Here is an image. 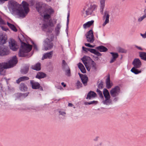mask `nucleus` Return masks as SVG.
<instances>
[{"instance_id": "34", "label": "nucleus", "mask_w": 146, "mask_h": 146, "mask_svg": "<svg viewBox=\"0 0 146 146\" xmlns=\"http://www.w3.org/2000/svg\"><path fill=\"white\" fill-rule=\"evenodd\" d=\"M62 68L63 70H65V69L68 68H69L67 63L64 60H62Z\"/></svg>"}, {"instance_id": "52", "label": "nucleus", "mask_w": 146, "mask_h": 146, "mask_svg": "<svg viewBox=\"0 0 146 146\" xmlns=\"http://www.w3.org/2000/svg\"><path fill=\"white\" fill-rule=\"evenodd\" d=\"M70 16V13H68L67 17V25L68 26L69 22V17Z\"/></svg>"}, {"instance_id": "15", "label": "nucleus", "mask_w": 146, "mask_h": 146, "mask_svg": "<svg viewBox=\"0 0 146 146\" xmlns=\"http://www.w3.org/2000/svg\"><path fill=\"white\" fill-rule=\"evenodd\" d=\"M109 17L110 15L109 12L107 11H105L103 16V18L104 19H105V21L102 24L103 26H104L107 24L109 23Z\"/></svg>"}, {"instance_id": "33", "label": "nucleus", "mask_w": 146, "mask_h": 146, "mask_svg": "<svg viewBox=\"0 0 146 146\" xmlns=\"http://www.w3.org/2000/svg\"><path fill=\"white\" fill-rule=\"evenodd\" d=\"M15 96L17 99L22 98L26 97L25 94L21 93H17L15 94Z\"/></svg>"}, {"instance_id": "21", "label": "nucleus", "mask_w": 146, "mask_h": 146, "mask_svg": "<svg viewBox=\"0 0 146 146\" xmlns=\"http://www.w3.org/2000/svg\"><path fill=\"white\" fill-rule=\"evenodd\" d=\"M106 0H100V11L101 13L102 14L103 13L104 9L105 6V1Z\"/></svg>"}, {"instance_id": "19", "label": "nucleus", "mask_w": 146, "mask_h": 146, "mask_svg": "<svg viewBox=\"0 0 146 146\" xmlns=\"http://www.w3.org/2000/svg\"><path fill=\"white\" fill-rule=\"evenodd\" d=\"M96 94L94 92L90 91L89 92L87 95L86 99L90 100L91 98H94L96 96Z\"/></svg>"}, {"instance_id": "59", "label": "nucleus", "mask_w": 146, "mask_h": 146, "mask_svg": "<svg viewBox=\"0 0 146 146\" xmlns=\"http://www.w3.org/2000/svg\"><path fill=\"white\" fill-rule=\"evenodd\" d=\"M136 47L139 50H143V49L140 47H139V46H136Z\"/></svg>"}, {"instance_id": "43", "label": "nucleus", "mask_w": 146, "mask_h": 146, "mask_svg": "<svg viewBox=\"0 0 146 146\" xmlns=\"http://www.w3.org/2000/svg\"><path fill=\"white\" fill-rule=\"evenodd\" d=\"M145 18H146V17L143 15L139 18L138 19V21L139 22H141Z\"/></svg>"}, {"instance_id": "41", "label": "nucleus", "mask_w": 146, "mask_h": 146, "mask_svg": "<svg viewBox=\"0 0 146 146\" xmlns=\"http://www.w3.org/2000/svg\"><path fill=\"white\" fill-rule=\"evenodd\" d=\"M48 23V25L50 27H53L54 26V24L51 19L49 21Z\"/></svg>"}, {"instance_id": "11", "label": "nucleus", "mask_w": 146, "mask_h": 146, "mask_svg": "<svg viewBox=\"0 0 146 146\" xmlns=\"http://www.w3.org/2000/svg\"><path fill=\"white\" fill-rule=\"evenodd\" d=\"M86 37L88 42L90 43L93 42L94 39L93 32L92 30H90L87 33Z\"/></svg>"}, {"instance_id": "63", "label": "nucleus", "mask_w": 146, "mask_h": 146, "mask_svg": "<svg viewBox=\"0 0 146 146\" xmlns=\"http://www.w3.org/2000/svg\"><path fill=\"white\" fill-rule=\"evenodd\" d=\"M68 106L70 107H72L73 106V105L72 103H69Z\"/></svg>"}, {"instance_id": "12", "label": "nucleus", "mask_w": 146, "mask_h": 146, "mask_svg": "<svg viewBox=\"0 0 146 146\" xmlns=\"http://www.w3.org/2000/svg\"><path fill=\"white\" fill-rule=\"evenodd\" d=\"M7 40V36L3 32H0V44L3 45L5 43Z\"/></svg>"}, {"instance_id": "39", "label": "nucleus", "mask_w": 146, "mask_h": 146, "mask_svg": "<svg viewBox=\"0 0 146 146\" xmlns=\"http://www.w3.org/2000/svg\"><path fill=\"white\" fill-rule=\"evenodd\" d=\"M76 85L77 88L79 89L82 87V84L78 80L77 81V82L76 83Z\"/></svg>"}, {"instance_id": "48", "label": "nucleus", "mask_w": 146, "mask_h": 146, "mask_svg": "<svg viewBox=\"0 0 146 146\" xmlns=\"http://www.w3.org/2000/svg\"><path fill=\"white\" fill-rule=\"evenodd\" d=\"M78 67L80 69L84 67V66L81 63H79L78 64Z\"/></svg>"}, {"instance_id": "29", "label": "nucleus", "mask_w": 146, "mask_h": 146, "mask_svg": "<svg viewBox=\"0 0 146 146\" xmlns=\"http://www.w3.org/2000/svg\"><path fill=\"white\" fill-rule=\"evenodd\" d=\"M29 69V66L28 65L25 66L23 68L21 69V72L23 74H26L28 72Z\"/></svg>"}, {"instance_id": "32", "label": "nucleus", "mask_w": 146, "mask_h": 146, "mask_svg": "<svg viewBox=\"0 0 146 146\" xmlns=\"http://www.w3.org/2000/svg\"><path fill=\"white\" fill-rule=\"evenodd\" d=\"M7 25L13 31L15 32H17V29L13 25L9 23V22H7Z\"/></svg>"}, {"instance_id": "58", "label": "nucleus", "mask_w": 146, "mask_h": 146, "mask_svg": "<svg viewBox=\"0 0 146 146\" xmlns=\"http://www.w3.org/2000/svg\"><path fill=\"white\" fill-rule=\"evenodd\" d=\"M92 64L93 65V67H95L96 63L95 62L92 60Z\"/></svg>"}, {"instance_id": "45", "label": "nucleus", "mask_w": 146, "mask_h": 146, "mask_svg": "<svg viewBox=\"0 0 146 146\" xmlns=\"http://www.w3.org/2000/svg\"><path fill=\"white\" fill-rule=\"evenodd\" d=\"M3 68H4L3 63H0V71L3 70Z\"/></svg>"}, {"instance_id": "51", "label": "nucleus", "mask_w": 146, "mask_h": 146, "mask_svg": "<svg viewBox=\"0 0 146 146\" xmlns=\"http://www.w3.org/2000/svg\"><path fill=\"white\" fill-rule=\"evenodd\" d=\"M95 54L97 55L98 56H100L102 55V54L99 52L97 51V50L96 51V52Z\"/></svg>"}, {"instance_id": "54", "label": "nucleus", "mask_w": 146, "mask_h": 146, "mask_svg": "<svg viewBox=\"0 0 146 146\" xmlns=\"http://www.w3.org/2000/svg\"><path fill=\"white\" fill-rule=\"evenodd\" d=\"M89 48H86L84 46L82 47V49L83 50L87 52L88 51H89Z\"/></svg>"}, {"instance_id": "36", "label": "nucleus", "mask_w": 146, "mask_h": 146, "mask_svg": "<svg viewBox=\"0 0 146 146\" xmlns=\"http://www.w3.org/2000/svg\"><path fill=\"white\" fill-rule=\"evenodd\" d=\"M98 103V102L97 101L94 100L90 101V102H85L84 104L86 105L94 104L96 105Z\"/></svg>"}, {"instance_id": "2", "label": "nucleus", "mask_w": 146, "mask_h": 146, "mask_svg": "<svg viewBox=\"0 0 146 146\" xmlns=\"http://www.w3.org/2000/svg\"><path fill=\"white\" fill-rule=\"evenodd\" d=\"M36 8L39 13L43 14L44 19L47 20L51 17V15L54 12V10L51 7L41 2L36 3Z\"/></svg>"}, {"instance_id": "20", "label": "nucleus", "mask_w": 146, "mask_h": 146, "mask_svg": "<svg viewBox=\"0 0 146 146\" xmlns=\"http://www.w3.org/2000/svg\"><path fill=\"white\" fill-rule=\"evenodd\" d=\"M79 74L81 78L82 82L84 85L85 86L86 84L88 82V77L85 75L82 74V76H81V74H80L79 73Z\"/></svg>"}, {"instance_id": "64", "label": "nucleus", "mask_w": 146, "mask_h": 146, "mask_svg": "<svg viewBox=\"0 0 146 146\" xmlns=\"http://www.w3.org/2000/svg\"><path fill=\"white\" fill-rule=\"evenodd\" d=\"M95 59L96 60H98V59H99V58L97 56H96V57H94V56Z\"/></svg>"}, {"instance_id": "5", "label": "nucleus", "mask_w": 146, "mask_h": 146, "mask_svg": "<svg viewBox=\"0 0 146 146\" xmlns=\"http://www.w3.org/2000/svg\"><path fill=\"white\" fill-rule=\"evenodd\" d=\"M103 93L105 99L103 100V103L107 105L111 104L112 101L110 99L111 96L108 90L106 88H104Z\"/></svg>"}, {"instance_id": "47", "label": "nucleus", "mask_w": 146, "mask_h": 146, "mask_svg": "<svg viewBox=\"0 0 146 146\" xmlns=\"http://www.w3.org/2000/svg\"><path fill=\"white\" fill-rule=\"evenodd\" d=\"M78 67L80 69L84 67V66L81 63H79L78 64Z\"/></svg>"}, {"instance_id": "60", "label": "nucleus", "mask_w": 146, "mask_h": 146, "mask_svg": "<svg viewBox=\"0 0 146 146\" xmlns=\"http://www.w3.org/2000/svg\"><path fill=\"white\" fill-rule=\"evenodd\" d=\"M118 99V98L115 97L114 98L113 100V101L116 102L117 100Z\"/></svg>"}, {"instance_id": "16", "label": "nucleus", "mask_w": 146, "mask_h": 146, "mask_svg": "<svg viewBox=\"0 0 146 146\" xmlns=\"http://www.w3.org/2000/svg\"><path fill=\"white\" fill-rule=\"evenodd\" d=\"M89 59H90V57L86 56H84L82 58L81 60L83 63L85 65L87 70L88 71H89L90 69H89L88 67L87 66V62Z\"/></svg>"}, {"instance_id": "26", "label": "nucleus", "mask_w": 146, "mask_h": 146, "mask_svg": "<svg viewBox=\"0 0 146 146\" xmlns=\"http://www.w3.org/2000/svg\"><path fill=\"white\" fill-rule=\"evenodd\" d=\"M96 48L100 52H105L108 50L107 48L102 45L97 46Z\"/></svg>"}, {"instance_id": "8", "label": "nucleus", "mask_w": 146, "mask_h": 146, "mask_svg": "<svg viewBox=\"0 0 146 146\" xmlns=\"http://www.w3.org/2000/svg\"><path fill=\"white\" fill-rule=\"evenodd\" d=\"M9 53V49L8 47L3 45H0V56L7 55Z\"/></svg>"}, {"instance_id": "37", "label": "nucleus", "mask_w": 146, "mask_h": 146, "mask_svg": "<svg viewBox=\"0 0 146 146\" xmlns=\"http://www.w3.org/2000/svg\"><path fill=\"white\" fill-rule=\"evenodd\" d=\"M98 94L99 95L100 97L102 98H104V96L103 95L102 92L101 91L98 89H97L96 90Z\"/></svg>"}, {"instance_id": "4", "label": "nucleus", "mask_w": 146, "mask_h": 146, "mask_svg": "<svg viewBox=\"0 0 146 146\" xmlns=\"http://www.w3.org/2000/svg\"><path fill=\"white\" fill-rule=\"evenodd\" d=\"M18 62L17 58L16 56H13L9 61L8 62L3 63L4 69L11 68L15 66Z\"/></svg>"}, {"instance_id": "14", "label": "nucleus", "mask_w": 146, "mask_h": 146, "mask_svg": "<svg viewBox=\"0 0 146 146\" xmlns=\"http://www.w3.org/2000/svg\"><path fill=\"white\" fill-rule=\"evenodd\" d=\"M134 67L140 68L142 65L141 61L139 58H135L132 63Z\"/></svg>"}, {"instance_id": "17", "label": "nucleus", "mask_w": 146, "mask_h": 146, "mask_svg": "<svg viewBox=\"0 0 146 146\" xmlns=\"http://www.w3.org/2000/svg\"><path fill=\"white\" fill-rule=\"evenodd\" d=\"M53 51H50L49 52L44 54L42 58V60H43L44 59L49 58L50 59L52 56Z\"/></svg>"}, {"instance_id": "9", "label": "nucleus", "mask_w": 146, "mask_h": 146, "mask_svg": "<svg viewBox=\"0 0 146 146\" xmlns=\"http://www.w3.org/2000/svg\"><path fill=\"white\" fill-rule=\"evenodd\" d=\"M52 40L48 38H46L44 41V46L45 49L46 50H50L52 48L53 46Z\"/></svg>"}, {"instance_id": "46", "label": "nucleus", "mask_w": 146, "mask_h": 146, "mask_svg": "<svg viewBox=\"0 0 146 146\" xmlns=\"http://www.w3.org/2000/svg\"><path fill=\"white\" fill-rule=\"evenodd\" d=\"M85 45L87 46H88L90 48H94V46L93 45H91L89 43H85Z\"/></svg>"}, {"instance_id": "62", "label": "nucleus", "mask_w": 146, "mask_h": 146, "mask_svg": "<svg viewBox=\"0 0 146 146\" xmlns=\"http://www.w3.org/2000/svg\"><path fill=\"white\" fill-rule=\"evenodd\" d=\"M144 15H143L144 16H145V17H146V9H145L144 11Z\"/></svg>"}, {"instance_id": "28", "label": "nucleus", "mask_w": 146, "mask_h": 146, "mask_svg": "<svg viewBox=\"0 0 146 146\" xmlns=\"http://www.w3.org/2000/svg\"><path fill=\"white\" fill-rule=\"evenodd\" d=\"M19 89L21 91H26L27 87L25 84L21 83L20 85Z\"/></svg>"}, {"instance_id": "25", "label": "nucleus", "mask_w": 146, "mask_h": 146, "mask_svg": "<svg viewBox=\"0 0 146 146\" xmlns=\"http://www.w3.org/2000/svg\"><path fill=\"white\" fill-rule=\"evenodd\" d=\"M32 68L36 70H40L41 69L40 63L39 62H38L35 65L32 66Z\"/></svg>"}, {"instance_id": "31", "label": "nucleus", "mask_w": 146, "mask_h": 146, "mask_svg": "<svg viewBox=\"0 0 146 146\" xmlns=\"http://www.w3.org/2000/svg\"><path fill=\"white\" fill-rule=\"evenodd\" d=\"M137 68L133 67L131 69V71L135 74H137L141 72V71L140 70H139Z\"/></svg>"}, {"instance_id": "1", "label": "nucleus", "mask_w": 146, "mask_h": 146, "mask_svg": "<svg viewBox=\"0 0 146 146\" xmlns=\"http://www.w3.org/2000/svg\"><path fill=\"white\" fill-rule=\"evenodd\" d=\"M9 7L17 15L23 18L25 17L29 11V4L25 1L22 2V6L13 0L9 1Z\"/></svg>"}, {"instance_id": "35", "label": "nucleus", "mask_w": 146, "mask_h": 146, "mask_svg": "<svg viewBox=\"0 0 146 146\" xmlns=\"http://www.w3.org/2000/svg\"><path fill=\"white\" fill-rule=\"evenodd\" d=\"M61 26L60 23H58L55 29V32L57 35L60 33V29Z\"/></svg>"}, {"instance_id": "56", "label": "nucleus", "mask_w": 146, "mask_h": 146, "mask_svg": "<svg viewBox=\"0 0 146 146\" xmlns=\"http://www.w3.org/2000/svg\"><path fill=\"white\" fill-rule=\"evenodd\" d=\"M4 23V21L1 19V16H0V24H3Z\"/></svg>"}, {"instance_id": "44", "label": "nucleus", "mask_w": 146, "mask_h": 146, "mask_svg": "<svg viewBox=\"0 0 146 146\" xmlns=\"http://www.w3.org/2000/svg\"><path fill=\"white\" fill-rule=\"evenodd\" d=\"M118 51L120 52L124 53L125 52V50L121 48H119L118 49Z\"/></svg>"}, {"instance_id": "18", "label": "nucleus", "mask_w": 146, "mask_h": 146, "mask_svg": "<svg viewBox=\"0 0 146 146\" xmlns=\"http://www.w3.org/2000/svg\"><path fill=\"white\" fill-rule=\"evenodd\" d=\"M110 53L112 55V58L111 59L110 62L112 63L115 61L116 58L118 56V54L117 53L113 52H111Z\"/></svg>"}, {"instance_id": "61", "label": "nucleus", "mask_w": 146, "mask_h": 146, "mask_svg": "<svg viewBox=\"0 0 146 146\" xmlns=\"http://www.w3.org/2000/svg\"><path fill=\"white\" fill-rule=\"evenodd\" d=\"M61 85L62 86H63L64 87H65L66 86V85L63 82L61 83Z\"/></svg>"}, {"instance_id": "55", "label": "nucleus", "mask_w": 146, "mask_h": 146, "mask_svg": "<svg viewBox=\"0 0 146 146\" xmlns=\"http://www.w3.org/2000/svg\"><path fill=\"white\" fill-rule=\"evenodd\" d=\"M142 36V37L143 38H146V33H145L143 34H142V33L140 34Z\"/></svg>"}, {"instance_id": "30", "label": "nucleus", "mask_w": 146, "mask_h": 146, "mask_svg": "<svg viewBox=\"0 0 146 146\" xmlns=\"http://www.w3.org/2000/svg\"><path fill=\"white\" fill-rule=\"evenodd\" d=\"M139 56L144 61H146V52H139Z\"/></svg>"}, {"instance_id": "40", "label": "nucleus", "mask_w": 146, "mask_h": 146, "mask_svg": "<svg viewBox=\"0 0 146 146\" xmlns=\"http://www.w3.org/2000/svg\"><path fill=\"white\" fill-rule=\"evenodd\" d=\"M98 87L99 88L102 89L104 87L103 82L101 81L100 83L99 84Z\"/></svg>"}, {"instance_id": "13", "label": "nucleus", "mask_w": 146, "mask_h": 146, "mask_svg": "<svg viewBox=\"0 0 146 146\" xmlns=\"http://www.w3.org/2000/svg\"><path fill=\"white\" fill-rule=\"evenodd\" d=\"M30 84L33 89H39L40 90H43L42 87L40 86V84L38 82H35L33 80H31L30 81Z\"/></svg>"}, {"instance_id": "50", "label": "nucleus", "mask_w": 146, "mask_h": 146, "mask_svg": "<svg viewBox=\"0 0 146 146\" xmlns=\"http://www.w3.org/2000/svg\"><path fill=\"white\" fill-rule=\"evenodd\" d=\"M81 71L83 73H85L86 72V70L84 68V67L83 68H81L80 69Z\"/></svg>"}, {"instance_id": "10", "label": "nucleus", "mask_w": 146, "mask_h": 146, "mask_svg": "<svg viewBox=\"0 0 146 146\" xmlns=\"http://www.w3.org/2000/svg\"><path fill=\"white\" fill-rule=\"evenodd\" d=\"M9 46L10 48L14 51H17L18 48L16 41L13 38H11L9 41Z\"/></svg>"}, {"instance_id": "6", "label": "nucleus", "mask_w": 146, "mask_h": 146, "mask_svg": "<svg viewBox=\"0 0 146 146\" xmlns=\"http://www.w3.org/2000/svg\"><path fill=\"white\" fill-rule=\"evenodd\" d=\"M98 7L97 5L94 3H92L88 7V8L85 11H84L83 13H85L86 15L93 14L94 12L96 11Z\"/></svg>"}, {"instance_id": "22", "label": "nucleus", "mask_w": 146, "mask_h": 146, "mask_svg": "<svg viewBox=\"0 0 146 146\" xmlns=\"http://www.w3.org/2000/svg\"><path fill=\"white\" fill-rule=\"evenodd\" d=\"M106 87L108 89L111 88L113 86V84L110 83V76H108L106 81Z\"/></svg>"}, {"instance_id": "3", "label": "nucleus", "mask_w": 146, "mask_h": 146, "mask_svg": "<svg viewBox=\"0 0 146 146\" xmlns=\"http://www.w3.org/2000/svg\"><path fill=\"white\" fill-rule=\"evenodd\" d=\"M21 42V46L19 53V57H25V53H27L30 52L32 50V46L27 44L23 42L20 40Z\"/></svg>"}, {"instance_id": "53", "label": "nucleus", "mask_w": 146, "mask_h": 146, "mask_svg": "<svg viewBox=\"0 0 146 146\" xmlns=\"http://www.w3.org/2000/svg\"><path fill=\"white\" fill-rule=\"evenodd\" d=\"M3 31H7L8 30V29L6 27H1Z\"/></svg>"}, {"instance_id": "24", "label": "nucleus", "mask_w": 146, "mask_h": 146, "mask_svg": "<svg viewBox=\"0 0 146 146\" xmlns=\"http://www.w3.org/2000/svg\"><path fill=\"white\" fill-rule=\"evenodd\" d=\"M94 21L92 20L91 21H88L87 23H84L83 25V27L84 29H86L87 28L90 27L93 24Z\"/></svg>"}, {"instance_id": "23", "label": "nucleus", "mask_w": 146, "mask_h": 146, "mask_svg": "<svg viewBox=\"0 0 146 146\" xmlns=\"http://www.w3.org/2000/svg\"><path fill=\"white\" fill-rule=\"evenodd\" d=\"M29 79V78L27 76L21 77L16 80V82L17 84H19L21 82L28 80Z\"/></svg>"}, {"instance_id": "57", "label": "nucleus", "mask_w": 146, "mask_h": 146, "mask_svg": "<svg viewBox=\"0 0 146 146\" xmlns=\"http://www.w3.org/2000/svg\"><path fill=\"white\" fill-rule=\"evenodd\" d=\"M33 47L35 49H36V50H37V48L36 45L35 44L34 42H33Z\"/></svg>"}, {"instance_id": "49", "label": "nucleus", "mask_w": 146, "mask_h": 146, "mask_svg": "<svg viewBox=\"0 0 146 146\" xmlns=\"http://www.w3.org/2000/svg\"><path fill=\"white\" fill-rule=\"evenodd\" d=\"M59 113L60 115H62L63 116H65V115L66 114L65 112L60 111H59Z\"/></svg>"}, {"instance_id": "38", "label": "nucleus", "mask_w": 146, "mask_h": 146, "mask_svg": "<svg viewBox=\"0 0 146 146\" xmlns=\"http://www.w3.org/2000/svg\"><path fill=\"white\" fill-rule=\"evenodd\" d=\"M66 69H67V70H65V74L68 76H71L70 70V69L69 68H67Z\"/></svg>"}, {"instance_id": "7", "label": "nucleus", "mask_w": 146, "mask_h": 146, "mask_svg": "<svg viewBox=\"0 0 146 146\" xmlns=\"http://www.w3.org/2000/svg\"><path fill=\"white\" fill-rule=\"evenodd\" d=\"M120 92V88L118 86H116L112 88L110 91L111 96L113 97L118 96Z\"/></svg>"}, {"instance_id": "42", "label": "nucleus", "mask_w": 146, "mask_h": 146, "mask_svg": "<svg viewBox=\"0 0 146 146\" xmlns=\"http://www.w3.org/2000/svg\"><path fill=\"white\" fill-rule=\"evenodd\" d=\"M96 50L95 49H92V48H89V51H90V52L93 53L95 54L96 51Z\"/></svg>"}, {"instance_id": "27", "label": "nucleus", "mask_w": 146, "mask_h": 146, "mask_svg": "<svg viewBox=\"0 0 146 146\" xmlns=\"http://www.w3.org/2000/svg\"><path fill=\"white\" fill-rule=\"evenodd\" d=\"M46 76V74L42 72H38L36 76V78L38 79L43 78Z\"/></svg>"}]
</instances>
